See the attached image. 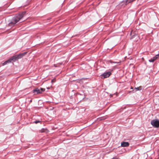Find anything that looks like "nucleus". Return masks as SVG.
Instances as JSON below:
<instances>
[{
    "instance_id": "14",
    "label": "nucleus",
    "mask_w": 159,
    "mask_h": 159,
    "mask_svg": "<svg viewBox=\"0 0 159 159\" xmlns=\"http://www.w3.org/2000/svg\"><path fill=\"white\" fill-rule=\"evenodd\" d=\"M133 33V31H132L131 32V34H130L131 35V37L132 38H134V36L133 35H132Z\"/></svg>"
},
{
    "instance_id": "11",
    "label": "nucleus",
    "mask_w": 159,
    "mask_h": 159,
    "mask_svg": "<svg viewBox=\"0 0 159 159\" xmlns=\"http://www.w3.org/2000/svg\"><path fill=\"white\" fill-rule=\"evenodd\" d=\"M135 89H137V90H141L142 88L141 87H139L137 88H135Z\"/></svg>"
},
{
    "instance_id": "16",
    "label": "nucleus",
    "mask_w": 159,
    "mask_h": 159,
    "mask_svg": "<svg viewBox=\"0 0 159 159\" xmlns=\"http://www.w3.org/2000/svg\"><path fill=\"white\" fill-rule=\"evenodd\" d=\"M52 82H55V80H52Z\"/></svg>"
},
{
    "instance_id": "10",
    "label": "nucleus",
    "mask_w": 159,
    "mask_h": 159,
    "mask_svg": "<svg viewBox=\"0 0 159 159\" xmlns=\"http://www.w3.org/2000/svg\"><path fill=\"white\" fill-rule=\"evenodd\" d=\"M155 61V59L153 57L152 58H151L150 60H149V61L150 62H153Z\"/></svg>"
},
{
    "instance_id": "12",
    "label": "nucleus",
    "mask_w": 159,
    "mask_h": 159,
    "mask_svg": "<svg viewBox=\"0 0 159 159\" xmlns=\"http://www.w3.org/2000/svg\"><path fill=\"white\" fill-rule=\"evenodd\" d=\"M41 121L39 120H36L34 122L35 123V124H37L39 123Z\"/></svg>"
},
{
    "instance_id": "15",
    "label": "nucleus",
    "mask_w": 159,
    "mask_h": 159,
    "mask_svg": "<svg viewBox=\"0 0 159 159\" xmlns=\"http://www.w3.org/2000/svg\"><path fill=\"white\" fill-rule=\"evenodd\" d=\"M112 159H120L119 158H117V157H114Z\"/></svg>"
},
{
    "instance_id": "3",
    "label": "nucleus",
    "mask_w": 159,
    "mask_h": 159,
    "mask_svg": "<svg viewBox=\"0 0 159 159\" xmlns=\"http://www.w3.org/2000/svg\"><path fill=\"white\" fill-rule=\"evenodd\" d=\"M45 89L43 88H41L40 89L38 88H36L33 90V93L35 94H37L38 93H41L42 92L44 91Z\"/></svg>"
},
{
    "instance_id": "6",
    "label": "nucleus",
    "mask_w": 159,
    "mask_h": 159,
    "mask_svg": "<svg viewBox=\"0 0 159 159\" xmlns=\"http://www.w3.org/2000/svg\"><path fill=\"white\" fill-rule=\"evenodd\" d=\"M26 52H24V53H21L18 55H16L17 59L21 58L24 56L26 54Z\"/></svg>"
},
{
    "instance_id": "9",
    "label": "nucleus",
    "mask_w": 159,
    "mask_h": 159,
    "mask_svg": "<svg viewBox=\"0 0 159 159\" xmlns=\"http://www.w3.org/2000/svg\"><path fill=\"white\" fill-rule=\"evenodd\" d=\"M159 54L156 55L155 56L153 57L155 60H157L159 57Z\"/></svg>"
},
{
    "instance_id": "1",
    "label": "nucleus",
    "mask_w": 159,
    "mask_h": 159,
    "mask_svg": "<svg viewBox=\"0 0 159 159\" xmlns=\"http://www.w3.org/2000/svg\"><path fill=\"white\" fill-rule=\"evenodd\" d=\"M25 13V12H23L16 15L12 19L11 21L9 23L8 25L11 27L14 26L17 22L23 17Z\"/></svg>"
},
{
    "instance_id": "5",
    "label": "nucleus",
    "mask_w": 159,
    "mask_h": 159,
    "mask_svg": "<svg viewBox=\"0 0 159 159\" xmlns=\"http://www.w3.org/2000/svg\"><path fill=\"white\" fill-rule=\"evenodd\" d=\"M129 145V143L127 142H122L121 143V146L122 147H127Z\"/></svg>"
},
{
    "instance_id": "4",
    "label": "nucleus",
    "mask_w": 159,
    "mask_h": 159,
    "mask_svg": "<svg viewBox=\"0 0 159 159\" xmlns=\"http://www.w3.org/2000/svg\"><path fill=\"white\" fill-rule=\"evenodd\" d=\"M111 74V73L109 71H108L103 73L102 75V76L104 77V78H107Z\"/></svg>"
},
{
    "instance_id": "2",
    "label": "nucleus",
    "mask_w": 159,
    "mask_h": 159,
    "mask_svg": "<svg viewBox=\"0 0 159 159\" xmlns=\"http://www.w3.org/2000/svg\"><path fill=\"white\" fill-rule=\"evenodd\" d=\"M151 124L155 127H159V120H154L151 121Z\"/></svg>"
},
{
    "instance_id": "8",
    "label": "nucleus",
    "mask_w": 159,
    "mask_h": 159,
    "mask_svg": "<svg viewBox=\"0 0 159 159\" xmlns=\"http://www.w3.org/2000/svg\"><path fill=\"white\" fill-rule=\"evenodd\" d=\"M11 62L10 60L9 59L8 60L6 61L2 64V65L4 66L6 65L7 63H9Z\"/></svg>"
},
{
    "instance_id": "7",
    "label": "nucleus",
    "mask_w": 159,
    "mask_h": 159,
    "mask_svg": "<svg viewBox=\"0 0 159 159\" xmlns=\"http://www.w3.org/2000/svg\"><path fill=\"white\" fill-rule=\"evenodd\" d=\"M10 61H15L18 60L17 57H16V55H15V56H13L12 57H11V58H10Z\"/></svg>"
},
{
    "instance_id": "13",
    "label": "nucleus",
    "mask_w": 159,
    "mask_h": 159,
    "mask_svg": "<svg viewBox=\"0 0 159 159\" xmlns=\"http://www.w3.org/2000/svg\"><path fill=\"white\" fill-rule=\"evenodd\" d=\"M45 129H42L41 130H40V132H41V133H43V132H45Z\"/></svg>"
}]
</instances>
